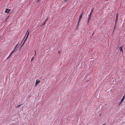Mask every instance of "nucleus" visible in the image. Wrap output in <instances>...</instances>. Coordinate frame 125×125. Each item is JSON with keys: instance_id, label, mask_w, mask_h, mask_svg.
<instances>
[{"instance_id": "14", "label": "nucleus", "mask_w": 125, "mask_h": 125, "mask_svg": "<svg viewBox=\"0 0 125 125\" xmlns=\"http://www.w3.org/2000/svg\"><path fill=\"white\" fill-rule=\"evenodd\" d=\"M92 14L90 13V14L89 15V16L91 17Z\"/></svg>"}, {"instance_id": "18", "label": "nucleus", "mask_w": 125, "mask_h": 125, "mask_svg": "<svg viewBox=\"0 0 125 125\" xmlns=\"http://www.w3.org/2000/svg\"><path fill=\"white\" fill-rule=\"evenodd\" d=\"M21 105H21H18V106H17V107H19Z\"/></svg>"}, {"instance_id": "5", "label": "nucleus", "mask_w": 125, "mask_h": 125, "mask_svg": "<svg viewBox=\"0 0 125 125\" xmlns=\"http://www.w3.org/2000/svg\"><path fill=\"white\" fill-rule=\"evenodd\" d=\"M125 99V95H124L123 98L120 101V104L121 103L123 102V101Z\"/></svg>"}, {"instance_id": "8", "label": "nucleus", "mask_w": 125, "mask_h": 125, "mask_svg": "<svg viewBox=\"0 0 125 125\" xmlns=\"http://www.w3.org/2000/svg\"><path fill=\"white\" fill-rule=\"evenodd\" d=\"M94 9L93 8L91 10V12H90V13H91V14H92L93 13V11H94Z\"/></svg>"}, {"instance_id": "2", "label": "nucleus", "mask_w": 125, "mask_h": 125, "mask_svg": "<svg viewBox=\"0 0 125 125\" xmlns=\"http://www.w3.org/2000/svg\"><path fill=\"white\" fill-rule=\"evenodd\" d=\"M40 81L38 79H37L36 80L35 84V86H36L39 83H40Z\"/></svg>"}, {"instance_id": "19", "label": "nucleus", "mask_w": 125, "mask_h": 125, "mask_svg": "<svg viewBox=\"0 0 125 125\" xmlns=\"http://www.w3.org/2000/svg\"><path fill=\"white\" fill-rule=\"evenodd\" d=\"M35 54L34 55L35 56L36 54V51H35Z\"/></svg>"}, {"instance_id": "20", "label": "nucleus", "mask_w": 125, "mask_h": 125, "mask_svg": "<svg viewBox=\"0 0 125 125\" xmlns=\"http://www.w3.org/2000/svg\"><path fill=\"white\" fill-rule=\"evenodd\" d=\"M91 18V17H89H89L88 18H89L90 19Z\"/></svg>"}, {"instance_id": "3", "label": "nucleus", "mask_w": 125, "mask_h": 125, "mask_svg": "<svg viewBox=\"0 0 125 125\" xmlns=\"http://www.w3.org/2000/svg\"><path fill=\"white\" fill-rule=\"evenodd\" d=\"M10 11V10L9 9H7L5 11V13H7L8 14H9Z\"/></svg>"}, {"instance_id": "22", "label": "nucleus", "mask_w": 125, "mask_h": 125, "mask_svg": "<svg viewBox=\"0 0 125 125\" xmlns=\"http://www.w3.org/2000/svg\"><path fill=\"white\" fill-rule=\"evenodd\" d=\"M16 49V48H15L13 50H15Z\"/></svg>"}, {"instance_id": "4", "label": "nucleus", "mask_w": 125, "mask_h": 125, "mask_svg": "<svg viewBox=\"0 0 125 125\" xmlns=\"http://www.w3.org/2000/svg\"><path fill=\"white\" fill-rule=\"evenodd\" d=\"M48 19V17H47V18L46 19L45 21L44 22L43 24H41L42 26H43V25H44L46 24V22L47 21Z\"/></svg>"}, {"instance_id": "23", "label": "nucleus", "mask_w": 125, "mask_h": 125, "mask_svg": "<svg viewBox=\"0 0 125 125\" xmlns=\"http://www.w3.org/2000/svg\"><path fill=\"white\" fill-rule=\"evenodd\" d=\"M105 124H103L102 125H105Z\"/></svg>"}, {"instance_id": "11", "label": "nucleus", "mask_w": 125, "mask_h": 125, "mask_svg": "<svg viewBox=\"0 0 125 125\" xmlns=\"http://www.w3.org/2000/svg\"><path fill=\"white\" fill-rule=\"evenodd\" d=\"M117 21H118V18H116V21H115V24H116V22H117Z\"/></svg>"}, {"instance_id": "12", "label": "nucleus", "mask_w": 125, "mask_h": 125, "mask_svg": "<svg viewBox=\"0 0 125 125\" xmlns=\"http://www.w3.org/2000/svg\"><path fill=\"white\" fill-rule=\"evenodd\" d=\"M118 14H117L116 15V18H118Z\"/></svg>"}, {"instance_id": "1", "label": "nucleus", "mask_w": 125, "mask_h": 125, "mask_svg": "<svg viewBox=\"0 0 125 125\" xmlns=\"http://www.w3.org/2000/svg\"><path fill=\"white\" fill-rule=\"evenodd\" d=\"M29 32H30V31L29 29H28L27 31L26 35L25 36H26V35H27L26 38L25 39V40H27V39L28 37V35L29 34Z\"/></svg>"}, {"instance_id": "24", "label": "nucleus", "mask_w": 125, "mask_h": 125, "mask_svg": "<svg viewBox=\"0 0 125 125\" xmlns=\"http://www.w3.org/2000/svg\"><path fill=\"white\" fill-rule=\"evenodd\" d=\"M15 50H13L12 51H13V52H14Z\"/></svg>"}, {"instance_id": "21", "label": "nucleus", "mask_w": 125, "mask_h": 125, "mask_svg": "<svg viewBox=\"0 0 125 125\" xmlns=\"http://www.w3.org/2000/svg\"><path fill=\"white\" fill-rule=\"evenodd\" d=\"M60 51H59L58 52V53H60Z\"/></svg>"}, {"instance_id": "7", "label": "nucleus", "mask_w": 125, "mask_h": 125, "mask_svg": "<svg viewBox=\"0 0 125 125\" xmlns=\"http://www.w3.org/2000/svg\"><path fill=\"white\" fill-rule=\"evenodd\" d=\"M82 16V14L80 16V17L79 18V21H78V22H80V21L81 20Z\"/></svg>"}, {"instance_id": "10", "label": "nucleus", "mask_w": 125, "mask_h": 125, "mask_svg": "<svg viewBox=\"0 0 125 125\" xmlns=\"http://www.w3.org/2000/svg\"><path fill=\"white\" fill-rule=\"evenodd\" d=\"M12 55V54H11L10 53V54L9 55V56H8V57L7 58V59H8L9 58V57H10L11 56V55Z\"/></svg>"}, {"instance_id": "16", "label": "nucleus", "mask_w": 125, "mask_h": 125, "mask_svg": "<svg viewBox=\"0 0 125 125\" xmlns=\"http://www.w3.org/2000/svg\"><path fill=\"white\" fill-rule=\"evenodd\" d=\"M26 41V40H25V41H24V42L23 43V44H22V46L23 45H24V43H25V41Z\"/></svg>"}, {"instance_id": "13", "label": "nucleus", "mask_w": 125, "mask_h": 125, "mask_svg": "<svg viewBox=\"0 0 125 125\" xmlns=\"http://www.w3.org/2000/svg\"><path fill=\"white\" fill-rule=\"evenodd\" d=\"M90 19L89 18H88V23H89V21H90Z\"/></svg>"}, {"instance_id": "15", "label": "nucleus", "mask_w": 125, "mask_h": 125, "mask_svg": "<svg viewBox=\"0 0 125 125\" xmlns=\"http://www.w3.org/2000/svg\"><path fill=\"white\" fill-rule=\"evenodd\" d=\"M14 52H13V51H12L10 53L11 54H13V53Z\"/></svg>"}, {"instance_id": "6", "label": "nucleus", "mask_w": 125, "mask_h": 125, "mask_svg": "<svg viewBox=\"0 0 125 125\" xmlns=\"http://www.w3.org/2000/svg\"><path fill=\"white\" fill-rule=\"evenodd\" d=\"M123 46H122L121 47H120L119 48V49L120 50V52H122V53L123 52Z\"/></svg>"}, {"instance_id": "9", "label": "nucleus", "mask_w": 125, "mask_h": 125, "mask_svg": "<svg viewBox=\"0 0 125 125\" xmlns=\"http://www.w3.org/2000/svg\"><path fill=\"white\" fill-rule=\"evenodd\" d=\"M34 57H32V58L31 59V62H32V61H33L34 59Z\"/></svg>"}, {"instance_id": "17", "label": "nucleus", "mask_w": 125, "mask_h": 125, "mask_svg": "<svg viewBox=\"0 0 125 125\" xmlns=\"http://www.w3.org/2000/svg\"><path fill=\"white\" fill-rule=\"evenodd\" d=\"M18 44H17V45H16L15 46V48H16L17 47V46H18Z\"/></svg>"}]
</instances>
